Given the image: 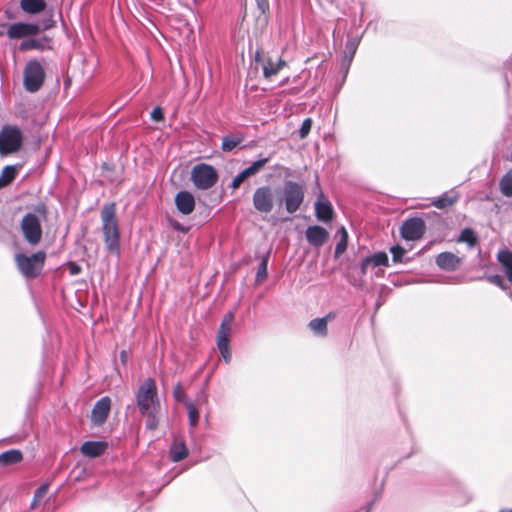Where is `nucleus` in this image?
Returning a JSON list of instances; mask_svg holds the SVG:
<instances>
[{
  "label": "nucleus",
  "instance_id": "nucleus-25",
  "mask_svg": "<svg viewBox=\"0 0 512 512\" xmlns=\"http://www.w3.org/2000/svg\"><path fill=\"white\" fill-rule=\"evenodd\" d=\"M498 260L504 267L509 282H512V252L509 250L500 251L498 253Z\"/></svg>",
  "mask_w": 512,
  "mask_h": 512
},
{
  "label": "nucleus",
  "instance_id": "nucleus-33",
  "mask_svg": "<svg viewBox=\"0 0 512 512\" xmlns=\"http://www.w3.org/2000/svg\"><path fill=\"white\" fill-rule=\"evenodd\" d=\"M268 259H269V252H267L265 255L262 256L261 262L259 264V267H258L257 273H256V281L257 282H261L267 277Z\"/></svg>",
  "mask_w": 512,
  "mask_h": 512
},
{
  "label": "nucleus",
  "instance_id": "nucleus-34",
  "mask_svg": "<svg viewBox=\"0 0 512 512\" xmlns=\"http://www.w3.org/2000/svg\"><path fill=\"white\" fill-rule=\"evenodd\" d=\"M230 333L229 331L218 330L217 333V347L220 350H225L230 347Z\"/></svg>",
  "mask_w": 512,
  "mask_h": 512
},
{
  "label": "nucleus",
  "instance_id": "nucleus-43",
  "mask_svg": "<svg viewBox=\"0 0 512 512\" xmlns=\"http://www.w3.org/2000/svg\"><path fill=\"white\" fill-rule=\"evenodd\" d=\"M151 118L155 121L163 120L164 114L160 107H155L151 112Z\"/></svg>",
  "mask_w": 512,
  "mask_h": 512
},
{
  "label": "nucleus",
  "instance_id": "nucleus-37",
  "mask_svg": "<svg viewBox=\"0 0 512 512\" xmlns=\"http://www.w3.org/2000/svg\"><path fill=\"white\" fill-rule=\"evenodd\" d=\"M173 397L176 401L178 402H183L185 404L186 401H189L187 399V396L183 390V387L181 385V383H177L174 387H173Z\"/></svg>",
  "mask_w": 512,
  "mask_h": 512
},
{
  "label": "nucleus",
  "instance_id": "nucleus-48",
  "mask_svg": "<svg viewBox=\"0 0 512 512\" xmlns=\"http://www.w3.org/2000/svg\"><path fill=\"white\" fill-rule=\"evenodd\" d=\"M452 488H453V489H462V485H461V483H460L458 480H456V479H452V478L450 477V490H451Z\"/></svg>",
  "mask_w": 512,
  "mask_h": 512
},
{
  "label": "nucleus",
  "instance_id": "nucleus-19",
  "mask_svg": "<svg viewBox=\"0 0 512 512\" xmlns=\"http://www.w3.org/2000/svg\"><path fill=\"white\" fill-rule=\"evenodd\" d=\"M46 2L44 0H21V9L28 14H38L46 9Z\"/></svg>",
  "mask_w": 512,
  "mask_h": 512
},
{
  "label": "nucleus",
  "instance_id": "nucleus-52",
  "mask_svg": "<svg viewBox=\"0 0 512 512\" xmlns=\"http://www.w3.org/2000/svg\"><path fill=\"white\" fill-rule=\"evenodd\" d=\"M120 359L122 361V363H125L126 362V359H127V352L125 350H122L120 352Z\"/></svg>",
  "mask_w": 512,
  "mask_h": 512
},
{
  "label": "nucleus",
  "instance_id": "nucleus-51",
  "mask_svg": "<svg viewBox=\"0 0 512 512\" xmlns=\"http://www.w3.org/2000/svg\"><path fill=\"white\" fill-rule=\"evenodd\" d=\"M53 24H54L53 20L49 19L45 22L43 29L44 30L49 29L53 26Z\"/></svg>",
  "mask_w": 512,
  "mask_h": 512
},
{
  "label": "nucleus",
  "instance_id": "nucleus-39",
  "mask_svg": "<svg viewBox=\"0 0 512 512\" xmlns=\"http://www.w3.org/2000/svg\"><path fill=\"white\" fill-rule=\"evenodd\" d=\"M436 263L440 268L447 269L448 268V251L440 253L436 257Z\"/></svg>",
  "mask_w": 512,
  "mask_h": 512
},
{
  "label": "nucleus",
  "instance_id": "nucleus-6",
  "mask_svg": "<svg viewBox=\"0 0 512 512\" xmlns=\"http://www.w3.org/2000/svg\"><path fill=\"white\" fill-rule=\"evenodd\" d=\"M23 142V135L17 126L5 125L0 131V154L8 155L17 152Z\"/></svg>",
  "mask_w": 512,
  "mask_h": 512
},
{
  "label": "nucleus",
  "instance_id": "nucleus-41",
  "mask_svg": "<svg viewBox=\"0 0 512 512\" xmlns=\"http://www.w3.org/2000/svg\"><path fill=\"white\" fill-rule=\"evenodd\" d=\"M47 491H48V485H47V484H42V485H40V486L36 489V491H35V493H34L35 500H39V499H41L42 497H44V496H45V494L47 493Z\"/></svg>",
  "mask_w": 512,
  "mask_h": 512
},
{
  "label": "nucleus",
  "instance_id": "nucleus-1",
  "mask_svg": "<svg viewBox=\"0 0 512 512\" xmlns=\"http://www.w3.org/2000/svg\"><path fill=\"white\" fill-rule=\"evenodd\" d=\"M135 401L140 414L146 418V428L156 430L159 425L157 414L160 411L161 404L157 385L153 378L148 377L140 384L135 394Z\"/></svg>",
  "mask_w": 512,
  "mask_h": 512
},
{
  "label": "nucleus",
  "instance_id": "nucleus-15",
  "mask_svg": "<svg viewBox=\"0 0 512 512\" xmlns=\"http://www.w3.org/2000/svg\"><path fill=\"white\" fill-rule=\"evenodd\" d=\"M175 205L180 213L189 215L195 208L194 196L189 191L181 190L175 196Z\"/></svg>",
  "mask_w": 512,
  "mask_h": 512
},
{
  "label": "nucleus",
  "instance_id": "nucleus-26",
  "mask_svg": "<svg viewBox=\"0 0 512 512\" xmlns=\"http://www.w3.org/2000/svg\"><path fill=\"white\" fill-rule=\"evenodd\" d=\"M366 262H369L371 267H388L389 258L386 252L380 251L366 256Z\"/></svg>",
  "mask_w": 512,
  "mask_h": 512
},
{
  "label": "nucleus",
  "instance_id": "nucleus-56",
  "mask_svg": "<svg viewBox=\"0 0 512 512\" xmlns=\"http://www.w3.org/2000/svg\"><path fill=\"white\" fill-rule=\"evenodd\" d=\"M500 512H512V508L511 509H502Z\"/></svg>",
  "mask_w": 512,
  "mask_h": 512
},
{
  "label": "nucleus",
  "instance_id": "nucleus-8",
  "mask_svg": "<svg viewBox=\"0 0 512 512\" xmlns=\"http://www.w3.org/2000/svg\"><path fill=\"white\" fill-rule=\"evenodd\" d=\"M20 226L24 239L30 245H37L41 241L42 227L38 217L34 213L25 214Z\"/></svg>",
  "mask_w": 512,
  "mask_h": 512
},
{
  "label": "nucleus",
  "instance_id": "nucleus-35",
  "mask_svg": "<svg viewBox=\"0 0 512 512\" xmlns=\"http://www.w3.org/2000/svg\"><path fill=\"white\" fill-rule=\"evenodd\" d=\"M313 121L311 118H306L303 120L301 127L298 131V135L300 139H304L308 136L311 131Z\"/></svg>",
  "mask_w": 512,
  "mask_h": 512
},
{
  "label": "nucleus",
  "instance_id": "nucleus-29",
  "mask_svg": "<svg viewBox=\"0 0 512 512\" xmlns=\"http://www.w3.org/2000/svg\"><path fill=\"white\" fill-rule=\"evenodd\" d=\"M458 243H466L468 248H472L477 243V236L472 228H464L458 238L456 239Z\"/></svg>",
  "mask_w": 512,
  "mask_h": 512
},
{
  "label": "nucleus",
  "instance_id": "nucleus-16",
  "mask_svg": "<svg viewBox=\"0 0 512 512\" xmlns=\"http://www.w3.org/2000/svg\"><path fill=\"white\" fill-rule=\"evenodd\" d=\"M52 39L46 35L42 36L41 38H31L28 40H24L20 43L19 49L21 51H28V50H51Z\"/></svg>",
  "mask_w": 512,
  "mask_h": 512
},
{
  "label": "nucleus",
  "instance_id": "nucleus-24",
  "mask_svg": "<svg viewBox=\"0 0 512 512\" xmlns=\"http://www.w3.org/2000/svg\"><path fill=\"white\" fill-rule=\"evenodd\" d=\"M360 43V38H352V39H349L346 43V50H345V53H344V58H343V65L346 66V69H348V67L350 66L352 60H353V57L356 53V50L358 48V45Z\"/></svg>",
  "mask_w": 512,
  "mask_h": 512
},
{
  "label": "nucleus",
  "instance_id": "nucleus-44",
  "mask_svg": "<svg viewBox=\"0 0 512 512\" xmlns=\"http://www.w3.org/2000/svg\"><path fill=\"white\" fill-rule=\"evenodd\" d=\"M257 8L261 11V13H266L269 10V2L268 0H255Z\"/></svg>",
  "mask_w": 512,
  "mask_h": 512
},
{
  "label": "nucleus",
  "instance_id": "nucleus-27",
  "mask_svg": "<svg viewBox=\"0 0 512 512\" xmlns=\"http://www.w3.org/2000/svg\"><path fill=\"white\" fill-rule=\"evenodd\" d=\"M284 66H286V62L282 59H279L277 62H272L269 60L263 66V76L266 79H269L276 75Z\"/></svg>",
  "mask_w": 512,
  "mask_h": 512
},
{
  "label": "nucleus",
  "instance_id": "nucleus-30",
  "mask_svg": "<svg viewBox=\"0 0 512 512\" xmlns=\"http://www.w3.org/2000/svg\"><path fill=\"white\" fill-rule=\"evenodd\" d=\"M243 141L242 136L226 135L222 139L221 149L224 152H231Z\"/></svg>",
  "mask_w": 512,
  "mask_h": 512
},
{
  "label": "nucleus",
  "instance_id": "nucleus-50",
  "mask_svg": "<svg viewBox=\"0 0 512 512\" xmlns=\"http://www.w3.org/2000/svg\"><path fill=\"white\" fill-rule=\"evenodd\" d=\"M173 228H174L175 230H177V231H181V232H184V231H185L184 227H183L179 222H175V223L173 224Z\"/></svg>",
  "mask_w": 512,
  "mask_h": 512
},
{
  "label": "nucleus",
  "instance_id": "nucleus-53",
  "mask_svg": "<svg viewBox=\"0 0 512 512\" xmlns=\"http://www.w3.org/2000/svg\"><path fill=\"white\" fill-rule=\"evenodd\" d=\"M457 198V195L452 194V192L450 191V206H452L454 202L457 201Z\"/></svg>",
  "mask_w": 512,
  "mask_h": 512
},
{
  "label": "nucleus",
  "instance_id": "nucleus-3",
  "mask_svg": "<svg viewBox=\"0 0 512 512\" xmlns=\"http://www.w3.org/2000/svg\"><path fill=\"white\" fill-rule=\"evenodd\" d=\"M45 260L46 253L44 251H37L31 255H26L24 253H18L15 255L17 268L27 279H34L41 274Z\"/></svg>",
  "mask_w": 512,
  "mask_h": 512
},
{
  "label": "nucleus",
  "instance_id": "nucleus-11",
  "mask_svg": "<svg viewBox=\"0 0 512 512\" xmlns=\"http://www.w3.org/2000/svg\"><path fill=\"white\" fill-rule=\"evenodd\" d=\"M425 231V223L421 218H409L401 226V236L405 240H417L422 237Z\"/></svg>",
  "mask_w": 512,
  "mask_h": 512
},
{
  "label": "nucleus",
  "instance_id": "nucleus-5",
  "mask_svg": "<svg viewBox=\"0 0 512 512\" xmlns=\"http://www.w3.org/2000/svg\"><path fill=\"white\" fill-rule=\"evenodd\" d=\"M45 69L37 59L29 60L23 70V86L29 93L38 92L44 84Z\"/></svg>",
  "mask_w": 512,
  "mask_h": 512
},
{
  "label": "nucleus",
  "instance_id": "nucleus-20",
  "mask_svg": "<svg viewBox=\"0 0 512 512\" xmlns=\"http://www.w3.org/2000/svg\"><path fill=\"white\" fill-rule=\"evenodd\" d=\"M332 318V314L329 313L325 317L322 318H314L312 319L308 326L314 332V334L319 336L327 335V320Z\"/></svg>",
  "mask_w": 512,
  "mask_h": 512
},
{
  "label": "nucleus",
  "instance_id": "nucleus-14",
  "mask_svg": "<svg viewBox=\"0 0 512 512\" xmlns=\"http://www.w3.org/2000/svg\"><path fill=\"white\" fill-rule=\"evenodd\" d=\"M305 237L307 242L315 247L320 248L329 238L328 231L319 225L308 226L305 231Z\"/></svg>",
  "mask_w": 512,
  "mask_h": 512
},
{
  "label": "nucleus",
  "instance_id": "nucleus-9",
  "mask_svg": "<svg viewBox=\"0 0 512 512\" xmlns=\"http://www.w3.org/2000/svg\"><path fill=\"white\" fill-rule=\"evenodd\" d=\"M254 209L261 214H269L274 208V193L269 185L255 189L252 197Z\"/></svg>",
  "mask_w": 512,
  "mask_h": 512
},
{
  "label": "nucleus",
  "instance_id": "nucleus-38",
  "mask_svg": "<svg viewBox=\"0 0 512 512\" xmlns=\"http://www.w3.org/2000/svg\"><path fill=\"white\" fill-rule=\"evenodd\" d=\"M234 320V313L228 312L224 315L218 330L231 332L230 325Z\"/></svg>",
  "mask_w": 512,
  "mask_h": 512
},
{
  "label": "nucleus",
  "instance_id": "nucleus-49",
  "mask_svg": "<svg viewBox=\"0 0 512 512\" xmlns=\"http://www.w3.org/2000/svg\"><path fill=\"white\" fill-rule=\"evenodd\" d=\"M69 270H70V274H71V275H77V274H79V273H80L81 268H80V266H79V265H77V264H72V265L70 266Z\"/></svg>",
  "mask_w": 512,
  "mask_h": 512
},
{
  "label": "nucleus",
  "instance_id": "nucleus-18",
  "mask_svg": "<svg viewBox=\"0 0 512 512\" xmlns=\"http://www.w3.org/2000/svg\"><path fill=\"white\" fill-rule=\"evenodd\" d=\"M315 215L318 220L329 222L333 218V208L328 201H317L315 203Z\"/></svg>",
  "mask_w": 512,
  "mask_h": 512
},
{
  "label": "nucleus",
  "instance_id": "nucleus-23",
  "mask_svg": "<svg viewBox=\"0 0 512 512\" xmlns=\"http://www.w3.org/2000/svg\"><path fill=\"white\" fill-rule=\"evenodd\" d=\"M188 455V450L183 441H174L170 447V458L173 462H179Z\"/></svg>",
  "mask_w": 512,
  "mask_h": 512
},
{
  "label": "nucleus",
  "instance_id": "nucleus-13",
  "mask_svg": "<svg viewBox=\"0 0 512 512\" xmlns=\"http://www.w3.org/2000/svg\"><path fill=\"white\" fill-rule=\"evenodd\" d=\"M111 399L108 396L100 398L93 406L91 420L95 425H102L108 418Z\"/></svg>",
  "mask_w": 512,
  "mask_h": 512
},
{
  "label": "nucleus",
  "instance_id": "nucleus-40",
  "mask_svg": "<svg viewBox=\"0 0 512 512\" xmlns=\"http://www.w3.org/2000/svg\"><path fill=\"white\" fill-rule=\"evenodd\" d=\"M432 205H434L435 207L439 208V209H443V208H446L448 206V195L446 192H444L440 198L434 200L432 202Z\"/></svg>",
  "mask_w": 512,
  "mask_h": 512
},
{
  "label": "nucleus",
  "instance_id": "nucleus-32",
  "mask_svg": "<svg viewBox=\"0 0 512 512\" xmlns=\"http://www.w3.org/2000/svg\"><path fill=\"white\" fill-rule=\"evenodd\" d=\"M185 407L188 412V420L191 427H195L199 421V411L195 404L191 401L185 402Z\"/></svg>",
  "mask_w": 512,
  "mask_h": 512
},
{
  "label": "nucleus",
  "instance_id": "nucleus-22",
  "mask_svg": "<svg viewBox=\"0 0 512 512\" xmlns=\"http://www.w3.org/2000/svg\"><path fill=\"white\" fill-rule=\"evenodd\" d=\"M339 236V240L335 246L334 257L339 258L347 249L348 244V232L344 226H341L336 231V237Z\"/></svg>",
  "mask_w": 512,
  "mask_h": 512
},
{
  "label": "nucleus",
  "instance_id": "nucleus-7",
  "mask_svg": "<svg viewBox=\"0 0 512 512\" xmlns=\"http://www.w3.org/2000/svg\"><path fill=\"white\" fill-rule=\"evenodd\" d=\"M191 180L196 188L207 190L217 183L218 173L213 166L199 163L192 168Z\"/></svg>",
  "mask_w": 512,
  "mask_h": 512
},
{
  "label": "nucleus",
  "instance_id": "nucleus-4",
  "mask_svg": "<svg viewBox=\"0 0 512 512\" xmlns=\"http://www.w3.org/2000/svg\"><path fill=\"white\" fill-rule=\"evenodd\" d=\"M305 197L304 185L292 180L284 183L280 203H283L285 210L293 214L299 210Z\"/></svg>",
  "mask_w": 512,
  "mask_h": 512
},
{
  "label": "nucleus",
  "instance_id": "nucleus-45",
  "mask_svg": "<svg viewBox=\"0 0 512 512\" xmlns=\"http://www.w3.org/2000/svg\"><path fill=\"white\" fill-rule=\"evenodd\" d=\"M220 353H221V356L223 357L224 361L226 363H229L230 360H231V351H230V347L226 348V351L225 350H220Z\"/></svg>",
  "mask_w": 512,
  "mask_h": 512
},
{
  "label": "nucleus",
  "instance_id": "nucleus-17",
  "mask_svg": "<svg viewBox=\"0 0 512 512\" xmlns=\"http://www.w3.org/2000/svg\"><path fill=\"white\" fill-rule=\"evenodd\" d=\"M108 447L105 441H85L81 447L80 452L87 457L96 458L103 455Z\"/></svg>",
  "mask_w": 512,
  "mask_h": 512
},
{
  "label": "nucleus",
  "instance_id": "nucleus-2",
  "mask_svg": "<svg viewBox=\"0 0 512 512\" xmlns=\"http://www.w3.org/2000/svg\"><path fill=\"white\" fill-rule=\"evenodd\" d=\"M103 241L107 250L120 254V229L114 203L105 204L101 210Z\"/></svg>",
  "mask_w": 512,
  "mask_h": 512
},
{
  "label": "nucleus",
  "instance_id": "nucleus-28",
  "mask_svg": "<svg viewBox=\"0 0 512 512\" xmlns=\"http://www.w3.org/2000/svg\"><path fill=\"white\" fill-rule=\"evenodd\" d=\"M17 169L14 165H7L3 168L0 174V189L8 186L15 179Z\"/></svg>",
  "mask_w": 512,
  "mask_h": 512
},
{
  "label": "nucleus",
  "instance_id": "nucleus-36",
  "mask_svg": "<svg viewBox=\"0 0 512 512\" xmlns=\"http://www.w3.org/2000/svg\"><path fill=\"white\" fill-rule=\"evenodd\" d=\"M390 252L392 254V261L394 263H402L403 262V256L405 254L404 248H402L399 245H395L390 248Z\"/></svg>",
  "mask_w": 512,
  "mask_h": 512
},
{
  "label": "nucleus",
  "instance_id": "nucleus-42",
  "mask_svg": "<svg viewBox=\"0 0 512 512\" xmlns=\"http://www.w3.org/2000/svg\"><path fill=\"white\" fill-rule=\"evenodd\" d=\"M489 281L494 285L501 287L502 289L505 288L504 279L501 275H492L489 277Z\"/></svg>",
  "mask_w": 512,
  "mask_h": 512
},
{
  "label": "nucleus",
  "instance_id": "nucleus-31",
  "mask_svg": "<svg viewBox=\"0 0 512 512\" xmlns=\"http://www.w3.org/2000/svg\"><path fill=\"white\" fill-rule=\"evenodd\" d=\"M500 191L504 196L512 197V171H509L500 180Z\"/></svg>",
  "mask_w": 512,
  "mask_h": 512
},
{
  "label": "nucleus",
  "instance_id": "nucleus-10",
  "mask_svg": "<svg viewBox=\"0 0 512 512\" xmlns=\"http://www.w3.org/2000/svg\"><path fill=\"white\" fill-rule=\"evenodd\" d=\"M40 31L41 28L38 24L16 22L8 27L6 35L9 39H21L34 36Z\"/></svg>",
  "mask_w": 512,
  "mask_h": 512
},
{
  "label": "nucleus",
  "instance_id": "nucleus-46",
  "mask_svg": "<svg viewBox=\"0 0 512 512\" xmlns=\"http://www.w3.org/2000/svg\"><path fill=\"white\" fill-rule=\"evenodd\" d=\"M371 267L369 262H366V258L361 261L360 272L361 275H366L368 268Z\"/></svg>",
  "mask_w": 512,
  "mask_h": 512
},
{
  "label": "nucleus",
  "instance_id": "nucleus-55",
  "mask_svg": "<svg viewBox=\"0 0 512 512\" xmlns=\"http://www.w3.org/2000/svg\"><path fill=\"white\" fill-rule=\"evenodd\" d=\"M372 505H373V502H372V503H369V504L367 505L366 512H370V511H371V509H372Z\"/></svg>",
  "mask_w": 512,
  "mask_h": 512
},
{
  "label": "nucleus",
  "instance_id": "nucleus-12",
  "mask_svg": "<svg viewBox=\"0 0 512 512\" xmlns=\"http://www.w3.org/2000/svg\"><path fill=\"white\" fill-rule=\"evenodd\" d=\"M269 160L270 157H264L254 161L250 166L242 170L233 178L230 184L231 188L237 189L246 178L258 173L265 166V164L269 162Z\"/></svg>",
  "mask_w": 512,
  "mask_h": 512
},
{
  "label": "nucleus",
  "instance_id": "nucleus-21",
  "mask_svg": "<svg viewBox=\"0 0 512 512\" xmlns=\"http://www.w3.org/2000/svg\"><path fill=\"white\" fill-rule=\"evenodd\" d=\"M23 459L22 452L17 449H10L0 454V466H9L19 463Z\"/></svg>",
  "mask_w": 512,
  "mask_h": 512
},
{
  "label": "nucleus",
  "instance_id": "nucleus-47",
  "mask_svg": "<svg viewBox=\"0 0 512 512\" xmlns=\"http://www.w3.org/2000/svg\"><path fill=\"white\" fill-rule=\"evenodd\" d=\"M459 261L460 259L450 252V270L454 269V267L456 266V264L459 263Z\"/></svg>",
  "mask_w": 512,
  "mask_h": 512
},
{
  "label": "nucleus",
  "instance_id": "nucleus-54",
  "mask_svg": "<svg viewBox=\"0 0 512 512\" xmlns=\"http://www.w3.org/2000/svg\"><path fill=\"white\" fill-rule=\"evenodd\" d=\"M38 501H39V500H35V496H34V497H33V501H32V503H31V506H30V507H31L32 509H33V508H35V507H36V505H37V502H38Z\"/></svg>",
  "mask_w": 512,
  "mask_h": 512
}]
</instances>
